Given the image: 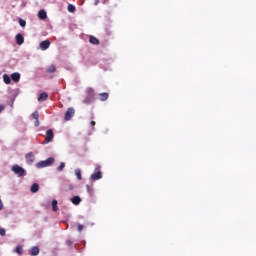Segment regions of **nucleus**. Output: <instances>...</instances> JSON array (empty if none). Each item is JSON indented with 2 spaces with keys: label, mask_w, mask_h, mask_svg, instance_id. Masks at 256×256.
Returning a JSON list of instances; mask_svg holds the SVG:
<instances>
[{
  "label": "nucleus",
  "mask_w": 256,
  "mask_h": 256,
  "mask_svg": "<svg viewBox=\"0 0 256 256\" xmlns=\"http://www.w3.org/2000/svg\"><path fill=\"white\" fill-rule=\"evenodd\" d=\"M55 163V158L50 157L46 160H42L36 164L37 169H43L45 167H51Z\"/></svg>",
  "instance_id": "nucleus-1"
},
{
  "label": "nucleus",
  "mask_w": 256,
  "mask_h": 256,
  "mask_svg": "<svg viewBox=\"0 0 256 256\" xmlns=\"http://www.w3.org/2000/svg\"><path fill=\"white\" fill-rule=\"evenodd\" d=\"M11 171H13V173L18 177H25L27 175V171L17 164L12 166Z\"/></svg>",
  "instance_id": "nucleus-2"
},
{
  "label": "nucleus",
  "mask_w": 256,
  "mask_h": 256,
  "mask_svg": "<svg viewBox=\"0 0 256 256\" xmlns=\"http://www.w3.org/2000/svg\"><path fill=\"white\" fill-rule=\"evenodd\" d=\"M90 179L92 181H99V179H103V173L101 172V166L96 165L95 172L91 174Z\"/></svg>",
  "instance_id": "nucleus-3"
},
{
  "label": "nucleus",
  "mask_w": 256,
  "mask_h": 256,
  "mask_svg": "<svg viewBox=\"0 0 256 256\" xmlns=\"http://www.w3.org/2000/svg\"><path fill=\"white\" fill-rule=\"evenodd\" d=\"M94 97H95V91L93 90V88H88L87 89V96L83 100V103H85L86 105L91 104L93 102Z\"/></svg>",
  "instance_id": "nucleus-4"
},
{
  "label": "nucleus",
  "mask_w": 256,
  "mask_h": 256,
  "mask_svg": "<svg viewBox=\"0 0 256 256\" xmlns=\"http://www.w3.org/2000/svg\"><path fill=\"white\" fill-rule=\"evenodd\" d=\"M54 138H55V134L53 133V130L48 129L46 131L45 143H51V141H53Z\"/></svg>",
  "instance_id": "nucleus-5"
},
{
  "label": "nucleus",
  "mask_w": 256,
  "mask_h": 256,
  "mask_svg": "<svg viewBox=\"0 0 256 256\" xmlns=\"http://www.w3.org/2000/svg\"><path fill=\"white\" fill-rule=\"evenodd\" d=\"M75 115V109L74 108H68V110L65 113V120L71 121L73 119V116Z\"/></svg>",
  "instance_id": "nucleus-6"
},
{
  "label": "nucleus",
  "mask_w": 256,
  "mask_h": 256,
  "mask_svg": "<svg viewBox=\"0 0 256 256\" xmlns=\"http://www.w3.org/2000/svg\"><path fill=\"white\" fill-rule=\"evenodd\" d=\"M39 47H40L41 51H47V49L49 47H51V41L44 40V41L40 42Z\"/></svg>",
  "instance_id": "nucleus-7"
},
{
  "label": "nucleus",
  "mask_w": 256,
  "mask_h": 256,
  "mask_svg": "<svg viewBox=\"0 0 256 256\" xmlns=\"http://www.w3.org/2000/svg\"><path fill=\"white\" fill-rule=\"evenodd\" d=\"M25 158H26V163L28 165H33V163L35 162V155H33L32 152L26 154Z\"/></svg>",
  "instance_id": "nucleus-8"
},
{
  "label": "nucleus",
  "mask_w": 256,
  "mask_h": 256,
  "mask_svg": "<svg viewBox=\"0 0 256 256\" xmlns=\"http://www.w3.org/2000/svg\"><path fill=\"white\" fill-rule=\"evenodd\" d=\"M62 189L65 191V192H69V191H73L75 189V186L73 184H71V182H65L63 184V187Z\"/></svg>",
  "instance_id": "nucleus-9"
},
{
  "label": "nucleus",
  "mask_w": 256,
  "mask_h": 256,
  "mask_svg": "<svg viewBox=\"0 0 256 256\" xmlns=\"http://www.w3.org/2000/svg\"><path fill=\"white\" fill-rule=\"evenodd\" d=\"M10 79H12V81H14V83H19V81L21 79V74H19V72H14L11 74Z\"/></svg>",
  "instance_id": "nucleus-10"
},
{
  "label": "nucleus",
  "mask_w": 256,
  "mask_h": 256,
  "mask_svg": "<svg viewBox=\"0 0 256 256\" xmlns=\"http://www.w3.org/2000/svg\"><path fill=\"white\" fill-rule=\"evenodd\" d=\"M16 43L17 45H23L25 43V38L21 34L16 35Z\"/></svg>",
  "instance_id": "nucleus-11"
},
{
  "label": "nucleus",
  "mask_w": 256,
  "mask_h": 256,
  "mask_svg": "<svg viewBox=\"0 0 256 256\" xmlns=\"http://www.w3.org/2000/svg\"><path fill=\"white\" fill-rule=\"evenodd\" d=\"M47 99H49L47 92H42L38 97V101H47Z\"/></svg>",
  "instance_id": "nucleus-12"
},
{
  "label": "nucleus",
  "mask_w": 256,
  "mask_h": 256,
  "mask_svg": "<svg viewBox=\"0 0 256 256\" xmlns=\"http://www.w3.org/2000/svg\"><path fill=\"white\" fill-rule=\"evenodd\" d=\"M30 255L37 256L39 255V247L34 246L29 250Z\"/></svg>",
  "instance_id": "nucleus-13"
},
{
  "label": "nucleus",
  "mask_w": 256,
  "mask_h": 256,
  "mask_svg": "<svg viewBox=\"0 0 256 256\" xmlns=\"http://www.w3.org/2000/svg\"><path fill=\"white\" fill-rule=\"evenodd\" d=\"M3 81L6 85H11V76L8 74H3Z\"/></svg>",
  "instance_id": "nucleus-14"
},
{
  "label": "nucleus",
  "mask_w": 256,
  "mask_h": 256,
  "mask_svg": "<svg viewBox=\"0 0 256 256\" xmlns=\"http://www.w3.org/2000/svg\"><path fill=\"white\" fill-rule=\"evenodd\" d=\"M71 201H72L73 205H79L81 203V197L74 196L71 198Z\"/></svg>",
  "instance_id": "nucleus-15"
},
{
  "label": "nucleus",
  "mask_w": 256,
  "mask_h": 256,
  "mask_svg": "<svg viewBox=\"0 0 256 256\" xmlns=\"http://www.w3.org/2000/svg\"><path fill=\"white\" fill-rule=\"evenodd\" d=\"M99 99L100 101H107V99H109V93H100L99 94Z\"/></svg>",
  "instance_id": "nucleus-16"
},
{
  "label": "nucleus",
  "mask_w": 256,
  "mask_h": 256,
  "mask_svg": "<svg viewBox=\"0 0 256 256\" xmlns=\"http://www.w3.org/2000/svg\"><path fill=\"white\" fill-rule=\"evenodd\" d=\"M38 17L39 19H47V12H45V10H40L39 13H38Z\"/></svg>",
  "instance_id": "nucleus-17"
},
{
  "label": "nucleus",
  "mask_w": 256,
  "mask_h": 256,
  "mask_svg": "<svg viewBox=\"0 0 256 256\" xmlns=\"http://www.w3.org/2000/svg\"><path fill=\"white\" fill-rule=\"evenodd\" d=\"M89 42H90L92 45H99V39H97L95 36H90Z\"/></svg>",
  "instance_id": "nucleus-18"
},
{
  "label": "nucleus",
  "mask_w": 256,
  "mask_h": 256,
  "mask_svg": "<svg viewBox=\"0 0 256 256\" xmlns=\"http://www.w3.org/2000/svg\"><path fill=\"white\" fill-rule=\"evenodd\" d=\"M31 193H37L39 191V184L34 183L30 188Z\"/></svg>",
  "instance_id": "nucleus-19"
},
{
  "label": "nucleus",
  "mask_w": 256,
  "mask_h": 256,
  "mask_svg": "<svg viewBox=\"0 0 256 256\" xmlns=\"http://www.w3.org/2000/svg\"><path fill=\"white\" fill-rule=\"evenodd\" d=\"M55 71H57V68L53 64L46 69V73H55Z\"/></svg>",
  "instance_id": "nucleus-20"
},
{
  "label": "nucleus",
  "mask_w": 256,
  "mask_h": 256,
  "mask_svg": "<svg viewBox=\"0 0 256 256\" xmlns=\"http://www.w3.org/2000/svg\"><path fill=\"white\" fill-rule=\"evenodd\" d=\"M75 175H76L78 181H81L83 179V176L81 174V169H76Z\"/></svg>",
  "instance_id": "nucleus-21"
},
{
  "label": "nucleus",
  "mask_w": 256,
  "mask_h": 256,
  "mask_svg": "<svg viewBox=\"0 0 256 256\" xmlns=\"http://www.w3.org/2000/svg\"><path fill=\"white\" fill-rule=\"evenodd\" d=\"M57 200H53L52 201V210L54 211V212H57V211H59V207L57 206Z\"/></svg>",
  "instance_id": "nucleus-22"
},
{
  "label": "nucleus",
  "mask_w": 256,
  "mask_h": 256,
  "mask_svg": "<svg viewBox=\"0 0 256 256\" xmlns=\"http://www.w3.org/2000/svg\"><path fill=\"white\" fill-rule=\"evenodd\" d=\"M65 169V162H61L60 165L57 167V171L61 172Z\"/></svg>",
  "instance_id": "nucleus-23"
},
{
  "label": "nucleus",
  "mask_w": 256,
  "mask_h": 256,
  "mask_svg": "<svg viewBox=\"0 0 256 256\" xmlns=\"http://www.w3.org/2000/svg\"><path fill=\"white\" fill-rule=\"evenodd\" d=\"M15 251H16V253H18V255H22L23 254V247L22 246H17Z\"/></svg>",
  "instance_id": "nucleus-24"
},
{
  "label": "nucleus",
  "mask_w": 256,
  "mask_h": 256,
  "mask_svg": "<svg viewBox=\"0 0 256 256\" xmlns=\"http://www.w3.org/2000/svg\"><path fill=\"white\" fill-rule=\"evenodd\" d=\"M68 11H69V13H75V6L73 4H69Z\"/></svg>",
  "instance_id": "nucleus-25"
},
{
  "label": "nucleus",
  "mask_w": 256,
  "mask_h": 256,
  "mask_svg": "<svg viewBox=\"0 0 256 256\" xmlns=\"http://www.w3.org/2000/svg\"><path fill=\"white\" fill-rule=\"evenodd\" d=\"M19 25L20 27H25V25H27V22L23 19H19Z\"/></svg>",
  "instance_id": "nucleus-26"
},
{
  "label": "nucleus",
  "mask_w": 256,
  "mask_h": 256,
  "mask_svg": "<svg viewBox=\"0 0 256 256\" xmlns=\"http://www.w3.org/2000/svg\"><path fill=\"white\" fill-rule=\"evenodd\" d=\"M32 117H33V119L38 120V119H39V112H38V111H35V112L32 114Z\"/></svg>",
  "instance_id": "nucleus-27"
},
{
  "label": "nucleus",
  "mask_w": 256,
  "mask_h": 256,
  "mask_svg": "<svg viewBox=\"0 0 256 256\" xmlns=\"http://www.w3.org/2000/svg\"><path fill=\"white\" fill-rule=\"evenodd\" d=\"M0 235L2 237H5V229L4 228H0Z\"/></svg>",
  "instance_id": "nucleus-28"
},
{
  "label": "nucleus",
  "mask_w": 256,
  "mask_h": 256,
  "mask_svg": "<svg viewBox=\"0 0 256 256\" xmlns=\"http://www.w3.org/2000/svg\"><path fill=\"white\" fill-rule=\"evenodd\" d=\"M66 245H68V247H71L73 245V241L67 240L66 241Z\"/></svg>",
  "instance_id": "nucleus-29"
},
{
  "label": "nucleus",
  "mask_w": 256,
  "mask_h": 256,
  "mask_svg": "<svg viewBox=\"0 0 256 256\" xmlns=\"http://www.w3.org/2000/svg\"><path fill=\"white\" fill-rule=\"evenodd\" d=\"M83 227H84L83 224H78V231L79 232L83 231Z\"/></svg>",
  "instance_id": "nucleus-30"
},
{
  "label": "nucleus",
  "mask_w": 256,
  "mask_h": 256,
  "mask_svg": "<svg viewBox=\"0 0 256 256\" xmlns=\"http://www.w3.org/2000/svg\"><path fill=\"white\" fill-rule=\"evenodd\" d=\"M86 189H87L88 193H91L92 188H91V186H89V184L86 185Z\"/></svg>",
  "instance_id": "nucleus-31"
},
{
  "label": "nucleus",
  "mask_w": 256,
  "mask_h": 256,
  "mask_svg": "<svg viewBox=\"0 0 256 256\" xmlns=\"http://www.w3.org/2000/svg\"><path fill=\"white\" fill-rule=\"evenodd\" d=\"M3 111H5V106L0 105V113L3 112Z\"/></svg>",
  "instance_id": "nucleus-32"
},
{
  "label": "nucleus",
  "mask_w": 256,
  "mask_h": 256,
  "mask_svg": "<svg viewBox=\"0 0 256 256\" xmlns=\"http://www.w3.org/2000/svg\"><path fill=\"white\" fill-rule=\"evenodd\" d=\"M35 127H39V119L34 122Z\"/></svg>",
  "instance_id": "nucleus-33"
},
{
  "label": "nucleus",
  "mask_w": 256,
  "mask_h": 256,
  "mask_svg": "<svg viewBox=\"0 0 256 256\" xmlns=\"http://www.w3.org/2000/svg\"><path fill=\"white\" fill-rule=\"evenodd\" d=\"M3 209V201L0 199V211Z\"/></svg>",
  "instance_id": "nucleus-34"
},
{
  "label": "nucleus",
  "mask_w": 256,
  "mask_h": 256,
  "mask_svg": "<svg viewBox=\"0 0 256 256\" xmlns=\"http://www.w3.org/2000/svg\"><path fill=\"white\" fill-rule=\"evenodd\" d=\"M100 1H102V3L105 5V4H107V3H109V0H100Z\"/></svg>",
  "instance_id": "nucleus-35"
},
{
  "label": "nucleus",
  "mask_w": 256,
  "mask_h": 256,
  "mask_svg": "<svg viewBox=\"0 0 256 256\" xmlns=\"http://www.w3.org/2000/svg\"><path fill=\"white\" fill-rule=\"evenodd\" d=\"M100 1H101V0H95V1H94V5H96V6L99 5V2H100Z\"/></svg>",
  "instance_id": "nucleus-36"
},
{
  "label": "nucleus",
  "mask_w": 256,
  "mask_h": 256,
  "mask_svg": "<svg viewBox=\"0 0 256 256\" xmlns=\"http://www.w3.org/2000/svg\"><path fill=\"white\" fill-rule=\"evenodd\" d=\"M95 124H96L95 121H91V126L92 127H94Z\"/></svg>",
  "instance_id": "nucleus-37"
}]
</instances>
